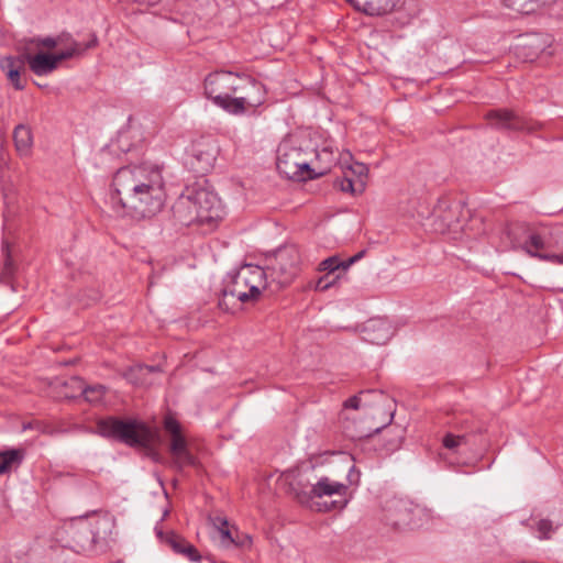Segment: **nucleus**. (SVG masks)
Segmentation results:
<instances>
[{
    "instance_id": "1",
    "label": "nucleus",
    "mask_w": 563,
    "mask_h": 563,
    "mask_svg": "<svg viewBox=\"0 0 563 563\" xmlns=\"http://www.w3.org/2000/svg\"><path fill=\"white\" fill-rule=\"evenodd\" d=\"M165 199V183L157 166H125L113 176L110 202L121 216L151 218L162 210Z\"/></svg>"
},
{
    "instance_id": "2",
    "label": "nucleus",
    "mask_w": 563,
    "mask_h": 563,
    "mask_svg": "<svg viewBox=\"0 0 563 563\" xmlns=\"http://www.w3.org/2000/svg\"><path fill=\"white\" fill-rule=\"evenodd\" d=\"M175 212L185 224L209 223L221 217V202L217 194L203 188L187 189L175 205Z\"/></svg>"
},
{
    "instance_id": "3",
    "label": "nucleus",
    "mask_w": 563,
    "mask_h": 563,
    "mask_svg": "<svg viewBox=\"0 0 563 563\" xmlns=\"http://www.w3.org/2000/svg\"><path fill=\"white\" fill-rule=\"evenodd\" d=\"M96 432L108 439H113L129 446L151 449L154 441L152 430L136 420H122L115 417H108L97 422Z\"/></svg>"
},
{
    "instance_id": "4",
    "label": "nucleus",
    "mask_w": 563,
    "mask_h": 563,
    "mask_svg": "<svg viewBox=\"0 0 563 563\" xmlns=\"http://www.w3.org/2000/svg\"><path fill=\"white\" fill-rule=\"evenodd\" d=\"M109 526L107 519L90 521L86 517H79L71 520L66 528L69 547L78 553L104 550Z\"/></svg>"
},
{
    "instance_id": "5",
    "label": "nucleus",
    "mask_w": 563,
    "mask_h": 563,
    "mask_svg": "<svg viewBox=\"0 0 563 563\" xmlns=\"http://www.w3.org/2000/svg\"><path fill=\"white\" fill-rule=\"evenodd\" d=\"M242 81H246L245 75L228 70H217L205 78V95L216 106L227 112H231V102L242 88Z\"/></svg>"
},
{
    "instance_id": "6",
    "label": "nucleus",
    "mask_w": 563,
    "mask_h": 563,
    "mask_svg": "<svg viewBox=\"0 0 563 563\" xmlns=\"http://www.w3.org/2000/svg\"><path fill=\"white\" fill-rule=\"evenodd\" d=\"M504 233L512 250H521L529 256L543 262L563 265V254L533 251V247L538 246L540 238L539 228L526 222H514L506 227Z\"/></svg>"
},
{
    "instance_id": "7",
    "label": "nucleus",
    "mask_w": 563,
    "mask_h": 563,
    "mask_svg": "<svg viewBox=\"0 0 563 563\" xmlns=\"http://www.w3.org/2000/svg\"><path fill=\"white\" fill-rule=\"evenodd\" d=\"M276 166L278 172L288 179L305 181L316 179L325 172L316 173L305 157V153L300 147L284 142L277 150Z\"/></svg>"
},
{
    "instance_id": "8",
    "label": "nucleus",
    "mask_w": 563,
    "mask_h": 563,
    "mask_svg": "<svg viewBox=\"0 0 563 563\" xmlns=\"http://www.w3.org/2000/svg\"><path fill=\"white\" fill-rule=\"evenodd\" d=\"M421 515L431 517V511L401 498L387 500L384 507V520L394 529L418 527L415 518Z\"/></svg>"
},
{
    "instance_id": "9",
    "label": "nucleus",
    "mask_w": 563,
    "mask_h": 563,
    "mask_svg": "<svg viewBox=\"0 0 563 563\" xmlns=\"http://www.w3.org/2000/svg\"><path fill=\"white\" fill-rule=\"evenodd\" d=\"M298 262L299 254L294 246L278 249L266 266L271 282L278 287L289 285L297 274Z\"/></svg>"
},
{
    "instance_id": "10",
    "label": "nucleus",
    "mask_w": 563,
    "mask_h": 563,
    "mask_svg": "<svg viewBox=\"0 0 563 563\" xmlns=\"http://www.w3.org/2000/svg\"><path fill=\"white\" fill-rule=\"evenodd\" d=\"M165 430L170 434L169 452L173 456V467L183 471L186 466H196L197 459L188 449V443L181 433L180 424L172 417L164 421Z\"/></svg>"
},
{
    "instance_id": "11",
    "label": "nucleus",
    "mask_w": 563,
    "mask_h": 563,
    "mask_svg": "<svg viewBox=\"0 0 563 563\" xmlns=\"http://www.w3.org/2000/svg\"><path fill=\"white\" fill-rule=\"evenodd\" d=\"M2 294L4 290L10 292L9 303L5 308L7 313L13 312L20 305L22 296H18L19 284L14 279V274L18 269L14 257L13 247L2 240Z\"/></svg>"
},
{
    "instance_id": "12",
    "label": "nucleus",
    "mask_w": 563,
    "mask_h": 563,
    "mask_svg": "<svg viewBox=\"0 0 563 563\" xmlns=\"http://www.w3.org/2000/svg\"><path fill=\"white\" fill-rule=\"evenodd\" d=\"M246 81H242V88H239L240 96L235 95V98L231 102V114H242L246 108H255L261 106L265 100V88L263 84L255 80L254 78L246 76Z\"/></svg>"
},
{
    "instance_id": "13",
    "label": "nucleus",
    "mask_w": 563,
    "mask_h": 563,
    "mask_svg": "<svg viewBox=\"0 0 563 563\" xmlns=\"http://www.w3.org/2000/svg\"><path fill=\"white\" fill-rule=\"evenodd\" d=\"M347 489L349 488L345 484L331 481L329 477L323 476L311 487L309 497L322 498L324 496L336 495L340 497V499L331 501V504L327 506L325 509H343L347 504V499L345 498Z\"/></svg>"
},
{
    "instance_id": "14",
    "label": "nucleus",
    "mask_w": 563,
    "mask_h": 563,
    "mask_svg": "<svg viewBox=\"0 0 563 563\" xmlns=\"http://www.w3.org/2000/svg\"><path fill=\"white\" fill-rule=\"evenodd\" d=\"M222 297L219 300V308L223 311L230 310V305L228 299H235L240 302L253 301L252 294L249 290L247 284L243 278L240 269L232 276H230L229 282L225 283L223 289L221 290Z\"/></svg>"
},
{
    "instance_id": "15",
    "label": "nucleus",
    "mask_w": 563,
    "mask_h": 563,
    "mask_svg": "<svg viewBox=\"0 0 563 563\" xmlns=\"http://www.w3.org/2000/svg\"><path fill=\"white\" fill-rule=\"evenodd\" d=\"M488 124L497 130L530 131L528 121L508 109L490 110L485 114Z\"/></svg>"
},
{
    "instance_id": "16",
    "label": "nucleus",
    "mask_w": 563,
    "mask_h": 563,
    "mask_svg": "<svg viewBox=\"0 0 563 563\" xmlns=\"http://www.w3.org/2000/svg\"><path fill=\"white\" fill-rule=\"evenodd\" d=\"M393 335V327L384 318H372L365 322L362 329V339L372 344H385Z\"/></svg>"
},
{
    "instance_id": "17",
    "label": "nucleus",
    "mask_w": 563,
    "mask_h": 563,
    "mask_svg": "<svg viewBox=\"0 0 563 563\" xmlns=\"http://www.w3.org/2000/svg\"><path fill=\"white\" fill-rule=\"evenodd\" d=\"M539 242L533 251L563 254V228H539Z\"/></svg>"
},
{
    "instance_id": "18",
    "label": "nucleus",
    "mask_w": 563,
    "mask_h": 563,
    "mask_svg": "<svg viewBox=\"0 0 563 563\" xmlns=\"http://www.w3.org/2000/svg\"><path fill=\"white\" fill-rule=\"evenodd\" d=\"M240 272L247 284L253 300H256L261 295V290L265 289L268 285V272H266V268L251 264L241 267Z\"/></svg>"
},
{
    "instance_id": "19",
    "label": "nucleus",
    "mask_w": 563,
    "mask_h": 563,
    "mask_svg": "<svg viewBox=\"0 0 563 563\" xmlns=\"http://www.w3.org/2000/svg\"><path fill=\"white\" fill-rule=\"evenodd\" d=\"M216 158L217 148L213 145L199 143L192 150L191 166L196 172L205 174L213 167Z\"/></svg>"
},
{
    "instance_id": "20",
    "label": "nucleus",
    "mask_w": 563,
    "mask_h": 563,
    "mask_svg": "<svg viewBox=\"0 0 563 563\" xmlns=\"http://www.w3.org/2000/svg\"><path fill=\"white\" fill-rule=\"evenodd\" d=\"M63 385L76 388L80 396L91 405L101 404L108 390V388L101 384L85 385L84 380L79 377H71L68 382H64Z\"/></svg>"
},
{
    "instance_id": "21",
    "label": "nucleus",
    "mask_w": 563,
    "mask_h": 563,
    "mask_svg": "<svg viewBox=\"0 0 563 563\" xmlns=\"http://www.w3.org/2000/svg\"><path fill=\"white\" fill-rule=\"evenodd\" d=\"M165 541L176 554L183 555L191 562H200L201 555L195 545L176 532L166 533Z\"/></svg>"
},
{
    "instance_id": "22",
    "label": "nucleus",
    "mask_w": 563,
    "mask_h": 563,
    "mask_svg": "<svg viewBox=\"0 0 563 563\" xmlns=\"http://www.w3.org/2000/svg\"><path fill=\"white\" fill-rule=\"evenodd\" d=\"M30 69L37 76H45L57 69L54 55L49 53L40 52L35 55L27 56Z\"/></svg>"
},
{
    "instance_id": "23",
    "label": "nucleus",
    "mask_w": 563,
    "mask_h": 563,
    "mask_svg": "<svg viewBox=\"0 0 563 563\" xmlns=\"http://www.w3.org/2000/svg\"><path fill=\"white\" fill-rule=\"evenodd\" d=\"M367 396H376L378 398H384V393L382 390H378V389H365V390H361L357 395H354L350 398H347L344 402H343V411L340 413V417L341 418H345L344 415H345V410L347 409H354V410H357L362 407H369L372 406V402L366 400V397Z\"/></svg>"
},
{
    "instance_id": "24",
    "label": "nucleus",
    "mask_w": 563,
    "mask_h": 563,
    "mask_svg": "<svg viewBox=\"0 0 563 563\" xmlns=\"http://www.w3.org/2000/svg\"><path fill=\"white\" fill-rule=\"evenodd\" d=\"M98 44V38L93 34L91 40L86 44L78 43L76 41H71V45L69 48L59 52L58 54H53L57 66L62 60H66L73 57H79L85 54L86 51L96 47Z\"/></svg>"
},
{
    "instance_id": "25",
    "label": "nucleus",
    "mask_w": 563,
    "mask_h": 563,
    "mask_svg": "<svg viewBox=\"0 0 563 563\" xmlns=\"http://www.w3.org/2000/svg\"><path fill=\"white\" fill-rule=\"evenodd\" d=\"M26 451L24 448H11L2 450V474L16 470L24 461Z\"/></svg>"
},
{
    "instance_id": "26",
    "label": "nucleus",
    "mask_w": 563,
    "mask_h": 563,
    "mask_svg": "<svg viewBox=\"0 0 563 563\" xmlns=\"http://www.w3.org/2000/svg\"><path fill=\"white\" fill-rule=\"evenodd\" d=\"M396 7V0H366L363 2V13L369 16H380L390 13Z\"/></svg>"
},
{
    "instance_id": "27",
    "label": "nucleus",
    "mask_w": 563,
    "mask_h": 563,
    "mask_svg": "<svg viewBox=\"0 0 563 563\" xmlns=\"http://www.w3.org/2000/svg\"><path fill=\"white\" fill-rule=\"evenodd\" d=\"M551 44V37L545 34H531L528 37V42L526 47L530 48L532 52L530 54V58L533 59L541 54L551 55L552 52L548 51Z\"/></svg>"
},
{
    "instance_id": "28",
    "label": "nucleus",
    "mask_w": 563,
    "mask_h": 563,
    "mask_svg": "<svg viewBox=\"0 0 563 563\" xmlns=\"http://www.w3.org/2000/svg\"><path fill=\"white\" fill-rule=\"evenodd\" d=\"M13 140L19 153H29L32 145V133L30 128L22 124L18 125L13 131Z\"/></svg>"
},
{
    "instance_id": "29",
    "label": "nucleus",
    "mask_w": 563,
    "mask_h": 563,
    "mask_svg": "<svg viewBox=\"0 0 563 563\" xmlns=\"http://www.w3.org/2000/svg\"><path fill=\"white\" fill-rule=\"evenodd\" d=\"M503 3L518 13L529 14L538 8L539 0H503Z\"/></svg>"
},
{
    "instance_id": "30",
    "label": "nucleus",
    "mask_w": 563,
    "mask_h": 563,
    "mask_svg": "<svg viewBox=\"0 0 563 563\" xmlns=\"http://www.w3.org/2000/svg\"><path fill=\"white\" fill-rule=\"evenodd\" d=\"M213 526L218 529L221 544L223 547L232 545L234 537L232 534V530L229 528V521L225 518L216 517L213 519Z\"/></svg>"
},
{
    "instance_id": "31",
    "label": "nucleus",
    "mask_w": 563,
    "mask_h": 563,
    "mask_svg": "<svg viewBox=\"0 0 563 563\" xmlns=\"http://www.w3.org/2000/svg\"><path fill=\"white\" fill-rule=\"evenodd\" d=\"M339 186H340L341 190L344 192H352V194L363 192L364 188H365V180H363V179L353 180L350 177H343L339 181Z\"/></svg>"
},
{
    "instance_id": "32",
    "label": "nucleus",
    "mask_w": 563,
    "mask_h": 563,
    "mask_svg": "<svg viewBox=\"0 0 563 563\" xmlns=\"http://www.w3.org/2000/svg\"><path fill=\"white\" fill-rule=\"evenodd\" d=\"M466 443H467L466 434L455 435V434L449 432L442 439L443 446L450 451H456V449L459 446H461L462 444H466Z\"/></svg>"
},
{
    "instance_id": "33",
    "label": "nucleus",
    "mask_w": 563,
    "mask_h": 563,
    "mask_svg": "<svg viewBox=\"0 0 563 563\" xmlns=\"http://www.w3.org/2000/svg\"><path fill=\"white\" fill-rule=\"evenodd\" d=\"M340 268L344 271V261H340L336 256H330L320 263V271L328 272L329 274Z\"/></svg>"
},
{
    "instance_id": "34",
    "label": "nucleus",
    "mask_w": 563,
    "mask_h": 563,
    "mask_svg": "<svg viewBox=\"0 0 563 563\" xmlns=\"http://www.w3.org/2000/svg\"><path fill=\"white\" fill-rule=\"evenodd\" d=\"M8 60L10 62V66H12V59L8 58ZM7 76H8V79L10 80V82L12 84V86L16 90H23L24 89L25 80L22 79L20 69L10 67Z\"/></svg>"
},
{
    "instance_id": "35",
    "label": "nucleus",
    "mask_w": 563,
    "mask_h": 563,
    "mask_svg": "<svg viewBox=\"0 0 563 563\" xmlns=\"http://www.w3.org/2000/svg\"><path fill=\"white\" fill-rule=\"evenodd\" d=\"M31 43L36 45V46H43V47H46V48H54L58 44L62 43V36H57V37H52V36L33 37L31 40Z\"/></svg>"
},
{
    "instance_id": "36",
    "label": "nucleus",
    "mask_w": 563,
    "mask_h": 563,
    "mask_svg": "<svg viewBox=\"0 0 563 563\" xmlns=\"http://www.w3.org/2000/svg\"><path fill=\"white\" fill-rule=\"evenodd\" d=\"M537 530H538L541 539H549L551 532L554 531V528H553V525H552V522L550 520H548V519H540L537 522Z\"/></svg>"
},
{
    "instance_id": "37",
    "label": "nucleus",
    "mask_w": 563,
    "mask_h": 563,
    "mask_svg": "<svg viewBox=\"0 0 563 563\" xmlns=\"http://www.w3.org/2000/svg\"><path fill=\"white\" fill-rule=\"evenodd\" d=\"M143 376L145 375L136 369V365L129 368L124 374V377L134 385L141 384Z\"/></svg>"
},
{
    "instance_id": "38",
    "label": "nucleus",
    "mask_w": 563,
    "mask_h": 563,
    "mask_svg": "<svg viewBox=\"0 0 563 563\" xmlns=\"http://www.w3.org/2000/svg\"><path fill=\"white\" fill-rule=\"evenodd\" d=\"M349 169L353 175L357 177V179H363L367 176L368 168L365 164L355 162L353 165L349 166Z\"/></svg>"
},
{
    "instance_id": "39",
    "label": "nucleus",
    "mask_w": 563,
    "mask_h": 563,
    "mask_svg": "<svg viewBox=\"0 0 563 563\" xmlns=\"http://www.w3.org/2000/svg\"><path fill=\"white\" fill-rule=\"evenodd\" d=\"M252 543V539L249 534H245V533H236V536L234 537V541H232V544L238 547V548H246V547H250Z\"/></svg>"
},
{
    "instance_id": "40",
    "label": "nucleus",
    "mask_w": 563,
    "mask_h": 563,
    "mask_svg": "<svg viewBox=\"0 0 563 563\" xmlns=\"http://www.w3.org/2000/svg\"><path fill=\"white\" fill-rule=\"evenodd\" d=\"M365 255V250L360 251L355 255L349 257L346 261H344V272L354 263L360 261Z\"/></svg>"
},
{
    "instance_id": "41",
    "label": "nucleus",
    "mask_w": 563,
    "mask_h": 563,
    "mask_svg": "<svg viewBox=\"0 0 563 563\" xmlns=\"http://www.w3.org/2000/svg\"><path fill=\"white\" fill-rule=\"evenodd\" d=\"M333 283H334V282H328V280H327V277H322V278H320V279L318 280L316 288H317L318 290L323 291V290L329 289V288L333 285Z\"/></svg>"
},
{
    "instance_id": "42",
    "label": "nucleus",
    "mask_w": 563,
    "mask_h": 563,
    "mask_svg": "<svg viewBox=\"0 0 563 563\" xmlns=\"http://www.w3.org/2000/svg\"><path fill=\"white\" fill-rule=\"evenodd\" d=\"M136 369H139L141 373L146 375L147 373H154V372L159 371V367L158 366H152V365L139 364V365H136Z\"/></svg>"
},
{
    "instance_id": "43",
    "label": "nucleus",
    "mask_w": 563,
    "mask_h": 563,
    "mask_svg": "<svg viewBox=\"0 0 563 563\" xmlns=\"http://www.w3.org/2000/svg\"><path fill=\"white\" fill-rule=\"evenodd\" d=\"M355 10L363 12V3H361L358 0H346Z\"/></svg>"
},
{
    "instance_id": "44",
    "label": "nucleus",
    "mask_w": 563,
    "mask_h": 563,
    "mask_svg": "<svg viewBox=\"0 0 563 563\" xmlns=\"http://www.w3.org/2000/svg\"><path fill=\"white\" fill-rule=\"evenodd\" d=\"M386 399H387V397L385 395H384V398H378L376 396H367L366 397V400L371 401L372 405L377 404V402H382V401H384Z\"/></svg>"
},
{
    "instance_id": "45",
    "label": "nucleus",
    "mask_w": 563,
    "mask_h": 563,
    "mask_svg": "<svg viewBox=\"0 0 563 563\" xmlns=\"http://www.w3.org/2000/svg\"><path fill=\"white\" fill-rule=\"evenodd\" d=\"M59 36H62V43H66V42H70L74 41L70 36V34H67V33H64V34H60Z\"/></svg>"
},
{
    "instance_id": "46",
    "label": "nucleus",
    "mask_w": 563,
    "mask_h": 563,
    "mask_svg": "<svg viewBox=\"0 0 563 563\" xmlns=\"http://www.w3.org/2000/svg\"><path fill=\"white\" fill-rule=\"evenodd\" d=\"M400 443H401V441H400V440L393 442V443H391V449H397V448H399V446H400Z\"/></svg>"
},
{
    "instance_id": "47",
    "label": "nucleus",
    "mask_w": 563,
    "mask_h": 563,
    "mask_svg": "<svg viewBox=\"0 0 563 563\" xmlns=\"http://www.w3.org/2000/svg\"><path fill=\"white\" fill-rule=\"evenodd\" d=\"M99 298H100L99 294H98V292H96V294H95V296L92 297V300H93V301H97V300H99Z\"/></svg>"
},
{
    "instance_id": "48",
    "label": "nucleus",
    "mask_w": 563,
    "mask_h": 563,
    "mask_svg": "<svg viewBox=\"0 0 563 563\" xmlns=\"http://www.w3.org/2000/svg\"><path fill=\"white\" fill-rule=\"evenodd\" d=\"M349 435H350L351 438H354V437H363L364 434H363V433H356V434L351 433V434H349Z\"/></svg>"
},
{
    "instance_id": "49",
    "label": "nucleus",
    "mask_w": 563,
    "mask_h": 563,
    "mask_svg": "<svg viewBox=\"0 0 563 563\" xmlns=\"http://www.w3.org/2000/svg\"><path fill=\"white\" fill-rule=\"evenodd\" d=\"M393 418H394V413L391 412L389 416V422L393 420Z\"/></svg>"
},
{
    "instance_id": "50",
    "label": "nucleus",
    "mask_w": 563,
    "mask_h": 563,
    "mask_svg": "<svg viewBox=\"0 0 563 563\" xmlns=\"http://www.w3.org/2000/svg\"><path fill=\"white\" fill-rule=\"evenodd\" d=\"M65 397H76L75 395L69 396L68 394H65Z\"/></svg>"
}]
</instances>
